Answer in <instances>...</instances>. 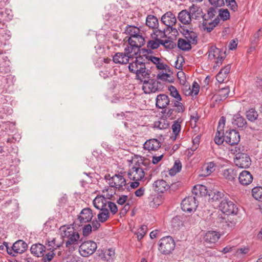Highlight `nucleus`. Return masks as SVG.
Instances as JSON below:
<instances>
[{"mask_svg": "<svg viewBox=\"0 0 262 262\" xmlns=\"http://www.w3.org/2000/svg\"><path fill=\"white\" fill-rule=\"evenodd\" d=\"M150 166L151 163L148 159L140 157V159L128 171V177L131 180H142L147 174Z\"/></svg>", "mask_w": 262, "mask_h": 262, "instance_id": "f257e3e1", "label": "nucleus"}, {"mask_svg": "<svg viewBox=\"0 0 262 262\" xmlns=\"http://www.w3.org/2000/svg\"><path fill=\"white\" fill-rule=\"evenodd\" d=\"M59 230L62 241H66L67 247L78 244L80 236L73 226H63L61 227Z\"/></svg>", "mask_w": 262, "mask_h": 262, "instance_id": "f03ea898", "label": "nucleus"}, {"mask_svg": "<svg viewBox=\"0 0 262 262\" xmlns=\"http://www.w3.org/2000/svg\"><path fill=\"white\" fill-rule=\"evenodd\" d=\"M128 45L125 47L127 53H133L137 55L140 48L145 43V40L142 34L138 35L133 38H128Z\"/></svg>", "mask_w": 262, "mask_h": 262, "instance_id": "7ed1b4c3", "label": "nucleus"}, {"mask_svg": "<svg viewBox=\"0 0 262 262\" xmlns=\"http://www.w3.org/2000/svg\"><path fill=\"white\" fill-rule=\"evenodd\" d=\"M159 246V250L161 253L169 254L174 249L176 244L171 236H167L160 240Z\"/></svg>", "mask_w": 262, "mask_h": 262, "instance_id": "20e7f679", "label": "nucleus"}, {"mask_svg": "<svg viewBox=\"0 0 262 262\" xmlns=\"http://www.w3.org/2000/svg\"><path fill=\"white\" fill-rule=\"evenodd\" d=\"M207 53L208 58L210 60H216L215 61V67H219L225 58V52H223L219 48L215 46H211L209 49Z\"/></svg>", "mask_w": 262, "mask_h": 262, "instance_id": "39448f33", "label": "nucleus"}, {"mask_svg": "<svg viewBox=\"0 0 262 262\" xmlns=\"http://www.w3.org/2000/svg\"><path fill=\"white\" fill-rule=\"evenodd\" d=\"M161 21L167 27V29L173 32L174 34L177 33V29L173 27L176 25L177 18L175 15L170 11L167 12L162 15Z\"/></svg>", "mask_w": 262, "mask_h": 262, "instance_id": "423d86ee", "label": "nucleus"}, {"mask_svg": "<svg viewBox=\"0 0 262 262\" xmlns=\"http://www.w3.org/2000/svg\"><path fill=\"white\" fill-rule=\"evenodd\" d=\"M97 248V244L92 241H88L82 243L79 247V251L83 257H88L93 254Z\"/></svg>", "mask_w": 262, "mask_h": 262, "instance_id": "0eeeda50", "label": "nucleus"}, {"mask_svg": "<svg viewBox=\"0 0 262 262\" xmlns=\"http://www.w3.org/2000/svg\"><path fill=\"white\" fill-rule=\"evenodd\" d=\"M234 162L236 166L241 168H247L251 164L250 157L243 152H238L235 154Z\"/></svg>", "mask_w": 262, "mask_h": 262, "instance_id": "6e6552de", "label": "nucleus"}, {"mask_svg": "<svg viewBox=\"0 0 262 262\" xmlns=\"http://www.w3.org/2000/svg\"><path fill=\"white\" fill-rule=\"evenodd\" d=\"M219 208L223 213L228 215L236 214L237 212V208L233 202L226 199L221 201Z\"/></svg>", "mask_w": 262, "mask_h": 262, "instance_id": "1a4fd4ad", "label": "nucleus"}, {"mask_svg": "<svg viewBox=\"0 0 262 262\" xmlns=\"http://www.w3.org/2000/svg\"><path fill=\"white\" fill-rule=\"evenodd\" d=\"M108 184L112 187H114L118 190H123L126 184V180L121 174H115L108 179Z\"/></svg>", "mask_w": 262, "mask_h": 262, "instance_id": "9d476101", "label": "nucleus"}, {"mask_svg": "<svg viewBox=\"0 0 262 262\" xmlns=\"http://www.w3.org/2000/svg\"><path fill=\"white\" fill-rule=\"evenodd\" d=\"M143 81L142 90L146 94L155 93L159 91L160 83L153 79H147Z\"/></svg>", "mask_w": 262, "mask_h": 262, "instance_id": "9b49d317", "label": "nucleus"}, {"mask_svg": "<svg viewBox=\"0 0 262 262\" xmlns=\"http://www.w3.org/2000/svg\"><path fill=\"white\" fill-rule=\"evenodd\" d=\"M195 198L188 196L183 200L181 203L182 209L185 212H191L195 210L197 207Z\"/></svg>", "mask_w": 262, "mask_h": 262, "instance_id": "f8f14e48", "label": "nucleus"}, {"mask_svg": "<svg viewBox=\"0 0 262 262\" xmlns=\"http://www.w3.org/2000/svg\"><path fill=\"white\" fill-rule=\"evenodd\" d=\"M136 55L133 53H127L124 49V53H117L113 56V61L116 63L126 64L128 63L129 59L134 58V56Z\"/></svg>", "mask_w": 262, "mask_h": 262, "instance_id": "ddd939ff", "label": "nucleus"}, {"mask_svg": "<svg viewBox=\"0 0 262 262\" xmlns=\"http://www.w3.org/2000/svg\"><path fill=\"white\" fill-rule=\"evenodd\" d=\"M240 140L238 132L235 129L227 131L225 135V141L231 145L237 144Z\"/></svg>", "mask_w": 262, "mask_h": 262, "instance_id": "4468645a", "label": "nucleus"}, {"mask_svg": "<svg viewBox=\"0 0 262 262\" xmlns=\"http://www.w3.org/2000/svg\"><path fill=\"white\" fill-rule=\"evenodd\" d=\"M27 249V244L22 240H18L14 243L12 249L8 251V253L13 256L17 253H22Z\"/></svg>", "mask_w": 262, "mask_h": 262, "instance_id": "2eb2a0df", "label": "nucleus"}, {"mask_svg": "<svg viewBox=\"0 0 262 262\" xmlns=\"http://www.w3.org/2000/svg\"><path fill=\"white\" fill-rule=\"evenodd\" d=\"M144 61L145 60L143 59V56H139L137 57L135 61L129 63L128 66L129 71L135 74L139 72V70L145 66Z\"/></svg>", "mask_w": 262, "mask_h": 262, "instance_id": "dca6fc26", "label": "nucleus"}, {"mask_svg": "<svg viewBox=\"0 0 262 262\" xmlns=\"http://www.w3.org/2000/svg\"><path fill=\"white\" fill-rule=\"evenodd\" d=\"M161 142L156 139H151L147 140L144 144V148L152 153V151H157L161 147Z\"/></svg>", "mask_w": 262, "mask_h": 262, "instance_id": "f3484780", "label": "nucleus"}, {"mask_svg": "<svg viewBox=\"0 0 262 262\" xmlns=\"http://www.w3.org/2000/svg\"><path fill=\"white\" fill-rule=\"evenodd\" d=\"M144 57H145V58L147 60L150 61L154 64H155L157 69L166 70H168V71H170V70L168 69L169 67L166 64L164 63L162 59L160 58L156 57L152 55H144Z\"/></svg>", "mask_w": 262, "mask_h": 262, "instance_id": "a211bd4d", "label": "nucleus"}, {"mask_svg": "<svg viewBox=\"0 0 262 262\" xmlns=\"http://www.w3.org/2000/svg\"><path fill=\"white\" fill-rule=\"evenodd\" d=\"M108 201L103 195H98L93 200L94 207L98 210L107 209V205Z\"/></svg>", "mask_w": 262, "mask_h": 262, "instance_id": "6ab92c4d", "label": "nucleus"}, {"mask_svg": "<svg viewBox=\"0 0 262 262\" xmlns=\"http://www.w3.org/2000/svg\"><path fill=\"white\" fill-rule=\"evenodd\" d=\"M93 216L92 210L89 208L83 209L78 216L80 223H87L91 221Z\"/></svg>", "mask_w": 262, "mask_h": 262, "instance_id": "aec40b11", "label": "nucleus"}, {"mask_svg": "<svg viewBox=\"0 0 262 262\" xmlns=\"http://www.w3.org/2000/svg\"><path fill=\"white\" fill-rule=\"evenodd\" d=\"M221 234L215 231H209L206 233L204 236V241L206 243L214 244L218 241Z\"/></svg>", "mask_w": 262, "mask_h": 262, "instance_id": "412c9836", "label": "nucleus"}, {"mask_svg": "<svg viewBox=\"0 0 262 262\" xmlns=\"http://www.w3.org/2000/svg\"><path fill=\"white\" fill-rule=\"evenodd\" d=\"M238 180L241 184L248 185L252 182L253 177L250 172L244 170L239 174Z\"/></svg>", "mask_w": 262, "mask_h": 262, "instance_id": "4be33fe9", "label": "nucleus"}, {"mask_svg": "<svg viewBox=\"0 0 262 262\" xmlns=\"http://www.w3.org/2000/svg\"><path fill=\"white\" fill-rule=\"evenodd\" d=\"M169 99L166 95H158L156 98V106L159 108H164L169 104Z\"/></svg>", "mask_w": 262, "mask_h": 262, "instance_id": "5701e85b", "label": "nucleus"}, {"mask_svg": "<svg viewBox=\"0 0 262 262\" xmlns=\"http://www.w3.org/2000/svg\"><path fill=\"white\" fill-rule=\"evenodd\" d=\"M155 190L158 192L163 193L168 190L169 186L167 183L163 180H158L153 184Z\"/></svg>", "mask_w": 262, "mask_h": 262, "instance_id": "b1692460", "label": "nucleus"}, {"mask_svg": "<svg viewBox=\"0 0 262 262\" xmlns=\"http://www.w3.org/2000/svg\"><path fill=\"white\" fill-rule=\"evenodd\" d=\"M191 14L186 10H183L179 13L178 18L179 20L184 25H188L192 20Z\"/></svg>", "mask_w": 262, "mask_h": 262, "instance_id": "393cba45", "label": "nucleus"}, {"mask_svg": "<svg viewBox=\"0 0 262 262\" xmlns=\"http://www.w3.org/2000/svg\"><path fill=\"white\" fill-rule=\"evenodd\" d=\"M184 38L191 45H195L198 42V34L196 32L188 30H184Z\"/></svg>", "mask_w": 262, "mask_h": 262, "instance_id": "a878e982", "label": "nucleus"}, {"mask_svg": "<svg viewBox=\"0 0 262 262\" xmlns=\"http://www.w3.org/2000/svg\"><path fill=\"white\" fill-rule=\"evenodd\" d=\"M189 12L192 19H198L203 16L202 9L194 5L189 7Z\"/></svg>", "mask_w": 262, "mask_h": 262, "instance_id": "bb28decb", "label": "nucleus"}, {"mask_svg": "<svg viewBox=\"0 0 262 262\" xmlns=\"http://www.w3.org/2000/svg\"><path fill=\"white\" fill-rule=\"evenodd\" d=\"M224 194L223 192L217 190L210 191L208 193L209 201L211 202L220 201L224 197Z\"/></svg>", "mask_w": 262, "mask_h": 262, "instance_id": "cd10ccee", "label": "nucleus"}, {"mask_svg": "<svg viewBox=\"0 0 262 262\" xmlns=\"http://www.w3.org/2000/svg\"><path fill=\"white\" fill-rule=\"evenodd\" d=\"M230 69V66L227 65L221 70L216 76V79L219 82L222 83L224 82L229 73Z\"/></svg>", "mask_w": 262, "mask_h": 262, "instance_id": "c85d7f7f", "label": "nucleus"}, {"mask_svg": "<svg viewBox=\"0 0 262 262\" xmlns=\"http://www.w3.org/2000/svg\"><path fill=\"white\" fill-rule=\"evenodd\" d=\"M45 247L42 244L33 245L30 249L31 253L37 257H41L43 256L45 252Z\"/></svg>", "mask_w": 262, "mask_h": 262, "instance_id": "c756f323", "label": "nucleus"}, {"mask_svg": "<svg viewBox=\"0 0 262 262\" xmlns=\"http://www.w3.org/2000/svg\"><path fill=\"white\" fill-rule=\"evenodd\" d=\"M150 71L146 68L145 66L139 72H136V78L141 81H144L149 78Z\"/></svg>", "mask_w": 262, "mask_h": 262, "instance_id": "7c9ffc66", "label": "nucleus"}, {"mask_svg": "<svg viewBox=\"0 0 262 262\" xmlns=\"http://www.w3.org/2000/svg\"><path fill=\"white\" fill-rule=\"evenodd\" d=\"M222 174L224 178L228 181H232L236 177L237 171L234 168H230L224 169Z\"/></svg>", "mask_w": 262, "mask_h": 262, "instance_id": "2f4dec72", "label": "nucleus"}, {"mask_svg": "<svg viewBox=\"0 0 262 262\" xmlns=\"http://www.w3.org/2000/svg\"><path fill=\"white\" fill-rule=\"evenodd\" d=\"M232 124L238 127L243 128L246 127L247 122L245 118L239 114L234 115L232 119Z\"/></svg>", "mask_w": 262, "mask_h": 262, "instance_id": "473e14b6", "label": "nucleus"}, {"mask_svg": "<svg viewBox=\"0 0 262 262\" xmlns=\"http://www.w3.org/2000/svg\"><path fill=\"white\" fill-rule=\"evenodd\" d=\"M146 25L149 28L155 29L159 26V22L157 18L152 15H148L146 17Z\"/></svg>", "mask_w": 262, "mask_h": 262, "instance_id": "72a5a7b5", "label": "nucleus"}, {"mask_svg": "<svg viewBox=\"0 0 262 262\" xmlns=\"http://www.w3.org/2000/svg\"><path fill=\"white\" fill-rule=\"evenodd\" d=\"M125 33L126 34L129 35L128 38H133V37L142 34L139 28L134 26H128L126 27L125 29ZM127 38H128V37H125V39Z\"/></svg>", "mask_w": 262, "mask_h": 262, "instance_id": "f704fd0d", "label": "nucleus"}, {"mask_svg": "<svg viewBox=\"0 0 262 262\" xmlns=\"http://www.w3.org/2000/svg\"><path fill=\"white\" fill-rule=\"evenodd\" d=\"M148 199L149 205L152 208H156L162 203V196L159 195H151Z\"/></svg>", "mask_w": 262, "mask_h": 262, "instance_id": "c9c22d12", "label": "nucleus"}, {"mask_svg": "<svg viewBox=\"0 0 262 262\" xmlns=\"http://www.w3.org/2000/svg\"><path fill=\"white\" fill-rule=\"evenodd\" d=\"M193 193L196 195H205L207 194L208 191L205 186L203 185H196L192 189Z\"/></svg>", "mask_w": 262, "mask_h": 262, "instance_id": "e433bc0d", "label": "nucleus"}, {"mask_svg": "<svg viewBox=\"0 0 262 262\" xmlns=\"http://www.w3.org/2000/svg\"><path fill=\"white\" fill-rule=\"evenodd\" d=\"M191 44L184 38H180L178 41L179 48L183 51H188L191 49Z\"/></svg>", "mask_w": 262, "mask_h": 262, "instance_id": "4c0bfd02", "label": "nucleus"}, {"mask_svg": "<svg viewBox=\"0 0 262 262\" xmlns=\"http://www.w3.org/2000/svg\"><path fill=\"white\" fill-rule=\"evenodd\" d=\"M216 164L213 162H210L206 163L203 166V171L204 175L207 176L210 175L215 169Z\"/></svg>", "mask_w": 262, "mask_h": 262, "instance_id": "58836bf2", "label": "nucleus"}, {"mask_svg": "<svg viewBox=\"0 0 262 262\" xmlns=\"http://www.w3.org/2000/svg\"><path fill=\"white\" fill-rule=\"evenodd\" d=\"M97 216L99 221L104 223L109 218L110 213L107 209L101 210Z\"/></svg>", "mask_w": 262, "mask_h": 262, "instance_id": "ea45409f", "label": "nucleus"}, {"mask_svg": "<svg viewBox=\"0 0 262 262\" xmlns=\"http://www.w3.org/2000/svg\"><path fill=\"white\" fill-rule=\"evenodd\" d=\"M252 194L255 200L262 201V187H254L252 190Z\"/></svg>", "mask_w": 262, "mask_h": 262, "instance_id": "a19ab883", "label": "nucleus"}, {"mask_svg": "<svg viewBox=\"0 0 262 262\" xmlns=\"http://www.w3.org/2000/svg\"><path fill=\"white\" fill-rule=\"evenodd\" d=\"M258 116L257 112L253 108H251L246 112L247 119L251 122L256 120L257 119Z\"/></svg>", "mask_w": 262, "mask_h": 262, "instance_id": "79ce46f5", "label": "nucleus"}, {"mask_svg": "<svg viewBox=\"0 0 262 262\" xmlns=\"http://www.w3.org/2000/svg\"><path fill=\"white\" fill-rule=\"evenodd\" d=\"M182 168V164L180 161L176 160L173 167L169 170V174L170 175H174L177 172H179Z\"/></svg>", "mask_w": 262, "mask_h": 262, "instance_id": "37998d69", "label": "nucleus"}, {"mask_svg": "<svg viewBox=\"0 0 262 262\" xmlns=\"http://www.w3.org/2000/svg\"><path fill=\"white\" fill-rule=\"evenodd\" d=\"M219 21H216V19H214L213 21L209 23L208 25L206 22H204L203 23V29L207 32H210L213 30L214 28L215 27V25H217Z\"/></svg>", "mask_w": 262, "mask_h": 262, "instance_id": "c03bdc74", "label": "nucleus"}, {"mask_svg": "<svg viewBox=\"0 0 262 262\" xmlns=\"http://www.w3.org/2000/svg\"><path fill=\"white\" fill-rule=\"evenodd\" d=\"M157 78L162 81H168L169 82H172L173 81L172 76L167 73H160L157 75Z\"/></svg>", "mask_w": 262, "mask_h": 262, "instance_id": "a18cd8bd", "label": "nucleus"}, {"mask_svg": "<svg viewBox=\"0 0 262 262\" xmlns=\"http://www.w3.org/2000/svg\"><path fill=\"white\" fill-rule=\"evenodd\" d=\"M229 92V88L226 86L220 89L218 92V95L220 96L221 100L225 99L228 97Z\"/></svg>", "mask_w": 262, "mask_h": 262, "instance_id": "49530a36", "label": "nucleus"}, {"mask_svg": "<svg viewBox=\"0 0 262 262\" xmlns=\"http://www.w3.org/2000/svg\"><path fill=\"white\" fill-rule=\"evenodd\" d=\"M168 90L170 92V95L176 98L177 100L179 101H181L182 100L181 97L179 94L178 91L177 89L173 85H170L168 87Z\"/></svg>", "mask_w": 262, "mask_h": 262, "instance_id": "de8ad7c7", "label": "nucleus"}, {"mask_svg": "<svg viewBox=\"0 0 262 262\" xmlns=\"http://www.w3.org/2000/svg\"><path fill=\"white\" fill-rule=\"evenodd\" d=\"M223 131L217 130L214 138V142L217 145L222 144L225 141V136L223 138Z\"/></svg>", "mask_w": 262, "mask_h": 262, "instance_id": "09e8293b", "label": "nucleus"}, {"mask_svg": "<svg viewBox=\"0 0 262 262\" xmlns=\"http://www.w3.org/2000/svg\"><path fill=\"white\" fill-rule=\"evenodd\" d=\"M63 241L57 242L56 238H53L51 241H48V246L50 247V250L54 251L57 248L60 247L62 244Z\"/></svg>", "mask_w": 262, "mask_h": 262, "instance_id": "8fccbe9b", "label": "nucleus"}, {"mask_svg": "<svg viewBox=\"0 0 262 262\" xmlns=\"http://www.w3.org/2000/svg\"><path fill=\"white\" fill-rule=\"evenodd\" d=\"M230 13L228 9H221L219 11V16L223 20H227L230 18Z\"/></svg>", "mask_w": 262, "mask_h": 262, "instance_id": "3c124183", "label": "nucleus"}, {"mask_svg": "<svg viewBox=\"0 0 262 262\" xmlns=\"http://www.w3.org/2000/svg\"><path fill=\"white\" fill-rule=\"evenodd\" d=\"M161 44V39L156 38L155 40H149L147 42V47L151 49H156Z\"/></svg>", "mask_w": 262, "mask_h": 262, "instance_id": "603ef678", "label": "nucleus"}, {"mask_svg": "<svg viewBox=\"0 0 262 262\" xmlns=\"http://www.w3.org/2000/svg\"><path fill=\"white\" fill-rule=\"evenodd\" d=\"M237 218L234 214H232L231 216L228 217L226 221L227 225L231 228L234 227L238 222Z\"/></svg>", "mask_w": 262, "mask_h": 262, "instance_id": "864d4df0", "label": "nucleus"}, {"mask_svg": "<svg viewBox=\"0 0 262 262\" xmlns=\"http://www.w3.org/2000/svg\"><path fill=\"white\" fill-rule=\"evenodd\" d=\"M189 91L188 94H186V95H193L196 96L198 94L200 91V86L199 84L196 82H193L192 89H191L190 88H189Z\"/></svg>", "mask_w": 262, "mask_h": 262, "instance_id": "5fc2aeb1", "label": "nucleus"}, {"mask_svg": "<svg viewBox=\"0 0 262 262\" xmlns=\"http://www.w3.org/2000/svg\"><path fill=\"white\" fill-rule=\"evenodd\" d=\"M181 122L180 119H178L177 121H176L173 125H172V132L175 135L174 139H176V136L179 133L181 130V125L180 124Z\"/></svg>", "mask_w": 262, "mask_h": 262, "instance_id": "6e6d98bb", "label": "nucleus"}, {"mask_svg": "<svg viewBox=\"0 0 262 262\" xmlns=\"http://www.w3.org/2000/svg\"><path fill=\"white\" fill-rule=\"evenodd\" d=\"M161 45H163L167 49H171L176 46V43L170 39L161 40Z\"/></svg>", "mask_w": 262, "mask_h": 262, "instance_id": "4d7b16f0", "label": "nucleus"}, {"mask_svg": "<svg viewBox=\"0 0 262 262\" xmlns=\"http://www.w3.org/2000/svg\"><path fill=\"white\" fill-rule=\"evenodd\" d=\"M147 228L146 226H141L136 233L138 239H141L145 235Z\"/></svg>", "mask_w": 262, "mask_h": 262, "instance_id": "13d9d810", "label": "nucleus"}, {"mask_svg": "<svg viewBox=\"0 0 262 262\" xmlns=\"http://www.w3.org/2000/svg\"><path fill=\"white\" fill-rule=\"evenodd\" d=\"M225 3L227 6L234 12L237 10V5L235 0H225Z\"/></svg>", "mask_w": 262, "mask_h": 262, "instance_id": "bf43d9fd", "label": "nucleus"}, {"mask_svg": "<svg viewBox=\"0 0 262 262\" xmlns=\"http://www.w3.org/2000/svg\"><path fill=\"white\" fill-rule=\"evenodd\" d=\"M55 255L54 253L53 250L50 251L48 252L45 255L42 256V258L41 259L42 262H49L53 258Z\"/></svg>", "mask_w": 262, "mask_h": 262, "instance_id": "052dcab7", "label": "nucleus"}, {"mask_svg": "<svg viewBox=\"0 0 262 262\" xmlns=\"http://www.w3.org/2000/svg\"><path fill=\"white\" fill-rule=\"evenodd\" d=\"M200 136H196L193 140H192V143L193 145L190 148L191 151L193 152L195 151L198 147L199 144L200 142Z\"/></svg>", "mask_w": 262, "mask_h": 262, "instance_id": "680f3d73", "label": "nucleus"}, {"mask_svg": "<svg viewBox=\"0 0 262 262\" xmlns=\"http://www.w3.org/2000/svg\"><path fill=\"white\" fill-rule=\"evenodd\" d=\"M107 206L108 207L111 212L113 214H114L116 213L118 211V208L117 207V205L114 203L108 201V203H107Z\"/></svg>", "mask_w": 262, "mask_h": 262, "instance_id": "e2e57ef3", "label": "nucleus"}, {"mask_svg": "<svg viewBox=\"0 0 262 262\" xmlns=\"http://www.w3.org/2000/svg\"><path fill=\"white\" fill-rule=\"evenodd\" d=\"M209 3L215 7H221L224 5V0H209Z\"/></svg>", "mask_w": 262, "mask_h": 262, "instance_id": "0e129e2a", "label": "nucleus"}, {"mask_svg": "<svg viewBox=\"0 0 262 262\" xmlns=\"http://www.w3.org/2000/svg\"><path fill=\"white\" fill-rule=\"evenodd\" d=\"M250 251V248L248 246L244 247L241 248H239L236 251L237 255L239 254H246Z\"/></svg>", "mask_w": 262, "mask_h": 262, "instance_id": "69168bd1", "label": "nucleus"}, {"mask_svg": "<svg viewBox=\"0 0 262 262\" xmlns=\"http://www.w3.org/2000/svg\"><path fill=\"white\" fill-rule=\"evenodd\" d=\"M92 227L90 224L86 225L83 228V234L88 236L92 231Z\"/></svg>", "mask_w": 262, "mask_h": 262, "instance_id": "338daca9", "label": "nucleus"}, {"mask_svg": "<svg viewBox=\"0 0 262 262\" xmlns=\"http://www.w3.org/2000/svg\"><path fill=\"white\" fill-rule=\"evenodd\" d=\"M164 154L162 153L159 156H154L152 159V163L156 164L158 163L163 158Z\"/></svg>", "mask_w": 262, "mask_h": 262, "instance_id": "774afa93", "label": "nucleus"}]
</instances>
